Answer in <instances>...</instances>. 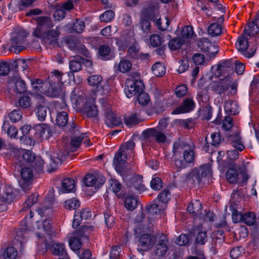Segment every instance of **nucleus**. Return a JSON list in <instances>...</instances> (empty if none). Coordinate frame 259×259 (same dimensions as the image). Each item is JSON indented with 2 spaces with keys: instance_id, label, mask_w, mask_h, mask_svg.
<instances>
[{
  "instance_id": "1",
  "label": "nucleus",
  "mask_w": 259,
  "mask_h": 259,
  "mask_svg": "<svg viewBox=\"0 0 259 259\" xmlns=\"http://www.w3.org/2000/svg\"><path fill=\"white\" fill-rule=\"evenodd\" d=\"M135 143L133 140L122 144L115 154L113 164L116 170L119 173H122L124 171V164L126 163L127 157L133 159L135 156L134 148Z\"/></svg>"
},
{
  "instance_id": "2",
  "label": "nucleus",
  "mask_w": 259,
  "mask_h": 259,
  "mask_svg": "<svg viewBox=\"0 0 259 259\" xmlns=\"http://www.w3.org/2000/svg\"><path fill=\"white\" fill-rule=\"evenodd\" d=\"M212 175L210 164L207 163L193 169L186 176V181L192 184L200 185L203 183L207 178Z\"/></svg>"
},
{
  "instance_id": "3",
  "label": "nucleus",
  "mask_w": 259,
  "mask_h": 259,
  "mask_svg": "<svg viewBox=\"0 0 259 259\" xmlns=\"http://www.w3.org/2000/svg\"><path fill=\"white\" fill-rule=\"evenodd\" d=\"M103 110L105 115V122L110 127L118 126L122 124L121 118L117 116L112 110L111 105L107 102L106 99H100Z\"/></svg>"
},
{
  "instance_id": "4",
  "label": "nucleus",
  "mask_w": 259,
  "mask_h": 259,
  "mask_svg": "<svg viewBox=\"0 0 259 259\" xmlns=\"http://www.w3.org/2000/svg\"><path fill=\"white\" fill-rule=\"evenodd\" d=\"M144 88L143 82L140 79H127L125 82V93L128 98L142 92Z\"/></svg>"
},
{
  "instance_id": "5",
  "label": "nucleus",
  "mask_w": 259,
  "mask_h": 259,
  "mask_svg": "<svg viewBox=\"0 0 259 259\" xmlns=\"http://www.w3.org/2000/svg\"><path fill=\"white\" fill-rule=\"evenodd\" d=\"M195 157L194 151L190 147L183 154V159H175V166L179 170L184 168L191 164L193 165L195 160Z\"/></svg>"
},
{
  "instance_id": "6",
  "label": "nucleus",
  "mask_w": 259,
  "mask_h": 259,
  "mask_svg": "<svg viewBox=\"0 0 259 259\" xmlns=\"http://www.w3.org/2000/svg\"><path fill=\"white\" fill-rule=\"evenodd\" d=\"M68 116L65 111L58 112L56 116V123L59 126L64 127V131L66 133H72L75 131L77 126L76 124L72 121L68 122Z\"/></svg>"
},
{
  "instance_id": "7",
  "label": "nucleus",
  "mask_w": 259,
  "mask_h": 259,
  "mask_svg": "<svg viewBox=\"0 0 259 259\" xmlns=\"http://www.w3.org/2000/svg\"><path fill=\"white\" fill-rule=\"evenodd\" d=\"M37 27L34 30L33 35L35 37H40L41 35L52 28L54 24L50 17H39L36 18Z\"/></svg>"
},
{
  "instance_id": "8",
  "label": "nucleus",
  "mask_w": 259,
  "mask_h": 259,
  "mask_svg": "<svg viewBox=\"0 0 259 259\" xmlns=\"http://www.w3.org/2000/svg\"><path fill=\"white\" fill-rule=\"evenodd\" d=\"M31 83L33 91L35 93H46L47 92L48 96L53 97L58 96V90L56 89H54L52 87L49 88L48 91L44 89V86H47V83L43 82L41 79L38 78L33 79L31 81Z\"/></svg>"
},
{
  "instance_id": "9",
  "label": "nucleus",
  "mask_w": 259,
  "mask_h": 259,
  "mask_svg": "<svg viewBox=\"0 0 259 259\" xmlns=\"http://www.w3.org/2000/svg\"><path fill=\"white\" fill-rule=\"evenodd\" d=\"M167 236L163 234H158L156 236L154 243L155 244L154 252L158 256L164 255L168 250Z\"/></svg>"
},
{
  "instance_id": "10",
  "label": "nucleus",
  "mask_w": 259,
  "mask_h": 259,
  "mask_svg": "<svg viewBox=\"0 0 259 259\" xmlns=\"http://www.w3.org/2000/svg\"><path fill=\"white\" fill-rule=\"evenodd\" d=\"M128 192L131 193H141L146 189L143 183L142 177L136 176L131 178L126 182Z\"/></svg>"
},
{
  "instance_id": "11",
  "label": "nucleus",
  "mask_w": 259,
  "mask_h": 259,
  "mask_svg": "<svg viewBox=\"0 0 259 259\" xmlns=\"http://www.w3.org/2000/svg\"><path fill=\"white\" fill-rule=\"evenodd\" d=\"M88 82L91 86L96 87L98 91H102L104 94L108 93L109 87L106 81L102 79V77L100 75H90L88 78Z\"/></svg>"
},
{
  "instance_id": "12",
  "label": "nucleus",
  "mask_w": 259,
  "mask_h": 259,
  "mask_svg": "<svg viewBox=\"0 0 259 259\" xmlns=\"http://www.w3.org/2000/svg\"><path fill=\"white\" fill-rule=\"evenodd\" d=\"M69 152L67 150H63L62 149H58L54 152L51 157L50 168L48 169V171L51 172L55 171L58 165L62 160H64L66 156L68 155Z\"/></svg>"
},
{
  "instance_id": "13",
  "label": "nucleus",
  "mask_w": 259,
  "mask_h": 259,
  "mask_svg": "<svg viewBox=\"0 0 259 259\" xmlns=\"http://www.w3.org/2000/svg\"><path fill=\"white\" fill-rule=\"evenodd\" d=\"M60 32L56 28L55 29L48 30L42 33L40 37H37L41 39L45 43L55 47L58 45V37Z\"/></svg>"
},
{
  "instance_id": "14",
  "label": "nucleus",
  "mask_w": 259,
  "mask_h": 259,
  "mask_svg": "<svg viewBox=\"0 0 259 259\" xmlns=\"http://www.w3.org/2000/svg\"><path fill=\"white\" fill-rule=\"evenodd\" d=\"M236 46L238 50L241 51L242 54L248 58H250L254 55L256 49V47L250 48L249 51H246L248 47V41L247 38L243 34L241 35L238 38Z\"/></svg>"
},
{
  "instance_id": "15",
  "label": "nucleus",
  "mask_w": 259,
  "mask_h": 259,
  "mask_svg": "<svg viewBox=\"0 0 259 259\" xmlns=\"http://www.w3.org/2000/svg\"><path fill=\"white\" fill-rule=\"evenodd\" d=\"M21 176L22 181L20 183V186L24 191H27L31 188L32 180L33 177V172L29 167H23L21 171Z\"/></svg>"
},
{
  "instance_id": "16",
  "label": "nucleus",
  "mask_w": 259,
  "mask_h": 259,
  "mask_svg": "<svg viewBox=\"0 0 259 259\" xmlns=\"http://www.w3.org/2000/svg\"><path fill=\"white\" fill-rule=\"evenodd\" d=\"M35 131L34 134L35 138L38 141H42L49 139L51 135L52 131L49 125L46 123L36 124L34 126Z\"/></svg>"
},
{
  "instance_id": "17",
  "label": "nucleus",
  "mask_w": 259,
  "mask_h": 259,
  "mask_svg": "<svg viewBox=\"0 0 259 259\" xmlns=\"http://www.w3.org/2000/svg\"><path fill=\"white\" fill-rule=\"evenodd\" d=\"M230 83L231 80L229 77H224L213 83L212 90L215 94L221 96L225 94L229 89Z\"/></svg>"
},
{
  "instance_id": "18",
  "label": "nucleus",
  "mask_w": 259,
  "mask_h": 259,
  "mask_svg": "<svg viewBox=\"0 0 259 259\" xmlns=\"http://www.w3.org/2000/svg\"><path fill=\"white\" fill-rule=\"evenodd\" d=\"M84 183L88 187L100 188L105 182V178L102 175L87 174L83 179Z\"/></svg>"
},
{
  "instance_id": "19",
  "label": "nucleus",
  "mask_w": 259,
  "mask_h": 259,
  "mask_svg": "<svg viewBox=\"0 0 259 259\" xmlns=\"http://www.w3.org/2000/svg\"><path fill=\"white\" fill-rule=\"evenodd\" d=\"M195 107L194 101L190 98L185 99L182 104L176 108L172 112V114H178L191 111Z\"/></svg>"
},
{
  "instance_id": "20",
  "label": "nucleus",
  "mask_w": 259,
  "mask_h": 259,
  "mask_svg": "<svg viewBox=\"0 0 259 259\" xmlns=\"http://www.w3.org/2000/svg\"><path fill=\"white\" fill-rule=\"evenodd\" d=\"M10 83L14 85V90L16 93L22 94L26 91V83L19 75L11 77Z\"/></svg>"
},
{
  "instance_id": "21",
  "label": "nucleus",
  "mask_w": 259,
  "mask_h": 259,
  "mask_svg": "<svg viewBox=\"0 0 259 259\" xmlns=\"http://www.w3.org/2000/svg\"><path fill=\"white\" fill-rule=\"evenodd\" d=\"M92 217L91 212L87 209H83L81 211H75L72 222V227L77 228L82 220H87Z\"/></svg>"
},
{
  "instance_id": "22",
  "label": "nucleus",
  "mask_w": 259,
  "mask_h": 259,
  "mask_svg": "<svg viewBox=\"0 0 259 259\" xmlns=\"http://www.w3.org/2000/svg\"><path fill=\"white\" fill-rule=\"evenodd\" d=\"M156 237L149 234L142 235L139 239V246L143 248L145 251L148 250L154 244Z\"/></svg>"
},
{
  "instance_id": "23",
  "label": "nucleus",
  "mask_w": 259,
  "mask_h": 259,
  "mask_svg": "<svg viewBox=\"0 0 259 259\" xmlns=\"http://www.w3.org/2000/svg\"><path fill=\"white\" fill-rule=\"evenodd\" d=\"M190 147L188 144L183 141L178 140L175 142L174 143L172 149L173 156L175 159L180 156L181 153L183 154Z\"/></svg>"
},
{
  "instance_id": "24",
  "label": "nucleus",
  "mask_w": 259,
  "mask_h": 259,
  "mask_svg": "<svg viewBox=\"0 0 259 259\" xmlns=\"http://www.w3.org/2000/svg\"><path fill=\"white\" fill-rule=\"evenodd\" d=\"M228 137L234 148L239 151H242L244 149L239 132H234L230 135Z\"/></svg>"
},
{
  "instance_id": "25",
  "label": "nucleus",
  "mask_w": 259,
  "mask_h": 259,
  "mask_svg": "<svg viewBox=\"0 0 259 259\" xmlns=\"http://www.w3.org/2000/svg\"><path fill=\"white\" fill-rule=\"evenodd\" d=\"M75 188L74 180L70 178L64 179L59 190V193H67L71 192Z\"/></svg>"
},
{
  "instance_id": "26",
  "label": "nucleus",
  "mask_w": 259,
  "mask_h": 259,
  "mask_svg": "<svg viewBox=\"0 0 259 259\" xmlns=\"http://www.w3.org/2000/svg\"><path fill=\"white\" fill-rule=\"evenodd\" d=\"M140 48L137 44L132 45L127 50V55L131 59H137L140 57L141 59H145L148 58L149 56L148 54H140Z\"/></svg>"
},
{
  "instance_id": "27",
  "label": "nucleus",
  "mask_w": 259,
  "mask_h": 259,
  "mask_svg": "<svg viewBox=\"0 0 259 259\" xmlns=\"http://www.w3.org/2000/svg\"><path fill=\"white\" fill-rule=\"evenodd\" d=\"M132 67V64L129 60L122 58L119 63L115 65V69L116 72L125 73L131 70Z\"/></svg>"
},
{
  "instance_id": "28",
  "label": "nucleus",
  "mask_w": 259,
  "mask_h": 259,
  "mask_svg": "<svg viewBox=\"0 0 259 259\" xmlns=\"http://www.w3.org/2000/svg\"><path fill=\"white\" fill-rule=\"evenodd\" d=\"M224 109L226 113L230 115H236L238 113L237 102L232 100L226 101L225 102Z\"/></svg>"
},
{
  "instance_id": "29",
  "label": "nucleus",
  "mask_w": 259,
  "mask_h": 259,
  "mask_svg": "<svg viewBox=\"0 0 259 259\" xmlns=\"http://www.w3.org/2000/svg\"><path fill=\"white\" fill-rule=\"evenodd\" d=\"M259 20V16H256L254 21L248 23L247 26L244 29V32L249 36H253L259 31L258 27L256 22Z\"/></svg>"
},
{
  "instance_id": "30",
  "label": "nucleus",
  "mask_w": 259,
  "mask_h": 259,
  "mask_svg": "<svg viewBox=\"0 0 259 259\" xmlns=\"http://www.w3.org/2000/svg\"><path fill=\"white\" fill-rule=\"evenodd\" d=\"M201 208V203L198 200H195L191 201L187 206V211L194 215H201L200 210Z\"/></svg>"
},
{
  "instance_id": "31",
  "label": "nucleus",
  "mask_w": 259,
  "mask_h": 259,
  "mask_svg": "<svg viewBox=\"0 0 259 259\" xmlns=\"http://www.w3.org/2000/svg\"><path fill=\"white\" fill-rule=\"evenodd\" d=\"M82 57L79 56H75L70 61L69 68L71 72H75L80 71L82 68Z\"/></svg>"
},
{
  "instance_id": "32",
  "label": "nucleus",
  "mask_w": 259,
  "mask_h": 259,
  "mask_svg": "<svg viewBox=\"0 0 259 259\" xmlns=\"http://www.w3.org/2000/svg\"><path fill=\"white\" fill-rule=\"evenodd\" d=\"M38 194L33 193L29 196L23 204V207L20 212H24L27 210L31 206L35 204L38 201Z\"/></svg>"
},
{
  "instance_id": "33",
  "label": "nucleus",
  "mask_w": 259,
  "mask_h": 259,
  "mask_svg": "<svg viewBox=\"0 0 259 259\" xmlns=\"http://www.w3.org/2000/svg\"><path fill=\"white\" fill-rule=\"evenodd\" d=\"M36 116L39 121H43L45 120L47 115L49 111L47 106L39 104L36 108Z\"/></svg>"
},
{
  "instance_id": "34",
  "label": "nucleus",
  "mask_w": 259,
  "mask_h": 259,
  "mask_svg": "<svg viewBox=\"0 0 259 259\" xmlns=\"http://www.w3.org/2000/svg\"><path fill=\"white\" fill-rule=\"evenodd\" d=\"M139 200L137 197L133 196H127L124 200V206L130 211L134 210L138 206Z\"/></svg>"
},
{
  "instance_id": "35",
  "label": "nucleus",
  "mask_w": 259,
  "mask_h": 259,
  "mask_svg": "<svg viewBox=\"0 0 259 259\" xmlns=\"http://www.w3.org/2000/svg\"><path fill=\"white\" fill-rule=\"evenodd\" d=\"M35 0H15L13 3L9 4V8L13 5H17V9L19 11L22 10L24 8L28 7L32 5Z\"/></svg>"
},
{
  "instance_id": "36",
  "label": "nucleus",
  "mask_w": 259,
  "mask_h": 259,
  "mask_svg": "<svg viewBox=\"0 0 259 259\" xmlns=\"http://www.w3.org/2000/svg\"><path fill=\"white\" fill-rule=\"evenodd\" d=\"M87 137L85 133H82L79 136L74 137L71 141V151L74 152L76 151L80 145L82 140Z\"/></svg>"
},
{
  "instance_id": "37",
  "label": "nucleus",
  "mask_w": 259,
  "mask_h": 259,
  "mask_svg": "<svg viewBox=\"0 0 259 259\" xmlns=\"http://www.w3.org/2000/svg\"><path fill=\"white\" fill-rule=\"evenodd\" d=\"M238 173L235 168H229L226 172L227 180L231 183H236L238 180Z\"/></svg>"
},
{
  "instance_id": "38",
  "label": "nucleus",
  "mask_w": 259,
  "mask_h": 259,
  "mask_svg": "<svg viewBox=\"0 0 259 259\" xmlns=\"http://www.w3.org/2000/svg\"><path fill=\"white\" fill-rule=\"evenodd\" d=\"M53 253L55 255L65 256L66 251L63 243H54L52 246Z\"/></svg>"
},
{
  "instance_id": "39",
  "label": "nucleus",
  "mask_w": 259,
  "mask_h": 259,
  "mask_svg": "<svg viewBox=\"0 0 259 259\" xmlns=\"http://www.w3.org/2000/svg\"><path fill=\"white\" fill-rule=\"evenodd\" d=\"M152 69L153 74L157 77H161L165 73V67L160 62L155 63L152 66Z\"/></svg>"
},
{
  "instance_id": "40",
  "label": "nucleus",
  "mask_w": 259,
  "mask_h": 259,
  "mask_svg": "<svg viewBox=\"0 0 259 259\" xmlns=\"http://www.w3.org/2000/svg\"><path fill=\"white\" fill-rule=\"evenodd\" d=\"M166 206L160 205L155 203L150 204L147 206V211L150 213L160 214L163 212Z\"/></svg>"
},
{
  "instance_id": "41",
  "label": "nucleus",
  "mask_w": 259,
  "mask_h": 259,
  "mask_svg": "<svg viewBox=\"0 0 259 259\" xmlns=\"http://www.w3.org/2000/svg\"><path fill=\"white\" fill-rule=\"evenodd\" d=\"M207 31L208 34L212 36H218L222 33V27L219 23H212L208 27Z\"/></svg>"
},
{
  "instance_id": "42",
  "label": "nucleus",
  "mask_w": 259,
  "mask_h": 259,
  "mask_svg": "<svg viewBox=\"0 0 259 259\" xmlns=\"http://www.w3.org/2000/svg\"><path fill=\"white\" fill-rule=\"evenodd\" d=\"M256 220L255 214L252 212H247L243 215L242 222L248 226H252L255 223Z\"/></svg>"
},
{
  "instance_id": "43",
  "label": "nucleus",
  "mask_w": 259,
  "mask_h": 259,
  "mask_svg": "<svg viewBox=\"0 0 259 259\" xmlns=\"http://www.w3.org/2000/svg\"><path fill=\"white\" fill-rule=\"evenodd\" d=\"M124 121L126 125L132 126L138 124L140 120L137 114L132 113L128 116H125L124 118Z\"/></svg>"
},
{
  "instance_id": "44",
  "label": "nucleus",
  "mask_w": 259,
  "mask_h": 259,
  "mask_svg": "<svg viewBox=\"0 0 259 259\" xmlns=\"http://www.w3.org/2000/svg\"><path fill=\"white\" fill-rule=\"evenodd\" d=\"M170 192L168 189H164L157 196V199L159 202L165 205L170 200Z\"/></svg>"
},
{
  "instance_id": "45",
  "label": "nucleus",
  "mask_w": 259,
  "mask_h": 259,
  "mask_svg": "<svg viewBox=\"0 0 259 259\" xmlns=\"http://www.w3.org/2000/svg\"><path fill=\"white\" fill-rule=\"evenodd\" d=\"M98 53L100 56L103 57V59L108 60L112 57L111 54V49L107 45H101L100 46Z\"/></svg>"
},
{
  "instance_id": "46",
  "label": "nucleus",
  "mask_w": 259,
  "mask_h": 259,
  "mask_svg": "<svg viewBox=\"0 0 259 259\" xmlns=\"http://www.w3.org/2000/svg\"><path fill=\"white\" fill-rule=\"evenodd\" d=\"M18 255V251L16 248L10 246L7 247L4 251V257L5 259H16Z\"/></svg>"
},
{
  "instance_id": "47",
  "label": "nucleus",
  "mask_w": 259,
  "mask_h": 259,
  "mask_svg": "<svg viewBox=\"0 0 259 259\" xmlns=\"http://www.w3.org/2000/svg\"><path fill=\"white\" fill-rule=\"evenodd\" d=\"M205 140L208 144L209 143L213 146H218L220 144L221 139L219 133H214L210 135V138L206 136Z\"/></svg>"
},
{
  "instance_id": "48",
  "label": "nucleus",
  "mask_w": 259,
  "mask_h": 259,
  "mask_svg": "<svg viewBox=\"0 0 259 259\" xmlns=\"http://www.w3.org/2000/svg\"><path fill=\"white\" fill-rule=\"evenodd\" d=\"M32 104L31 98L28 96H23L18 102V106L23 109L29 108Z\"/></svg>"
},
{
  "instance_id": "49",
  "label": "nucleus",
  "mask_w": 259,
  "mask_h": 259,
  "mask_svg": "<svg viewBox=\"0 0 259 259\" xmlns=\"http://www.w3.org/2000/svg\"><path fill=\"white\" fill-rule=\"evenodd\" d=\"M85 112L89 117L97 118L98 110L95 105H88L85 107Z\"/></svg>"
},
{
  "instance_id": "50",
  "label": "nucleus",
  "mask_w": 259,
  "mask_h": 259,
  "mask_svg": "<svg viewBox=\"0 0 259 259\" xmlns=\"http://www.w3.org/2000/svg\"><path fill=\"white\" fill-rule=\"evenodd\" d=\"M4 194L3 197L6 201H11L14 198L15 195L13 188L10 186H5L4 188Z\"/></svg>"
},
{
  "instance_id": "51",
  "label": "nucleus",
  "mask_w": 259,
  "mask_h": 259,
  "mask_svg": "<svg viewBox=\"0 0 259 259\" xmlns=\"http://www.w3.org/2000/svg\"><path fill=\"white\" fill-rule=\"evenodd\" d=\"M80 205L79 201L75 198L70 199L64 202V207L66 209H75Z\"/></svg>"
},
{
  "instance_id": "52",
  "label": "nucleus",
  "mask_w": 259,
  "mask_h": 259,
  "mask_svg": "<svg viewBox=\"0 0 259 259\" xmlns=\"http://www.w3.org/2000/svg\"><path fill=\"white\" fill-rule=\"evenodd\" d=\"M194 34V31L192 27L190 26H184L181 32L182 37L185 39H189L192 38Z\"/></svg>"
},
{
  "instance_id": "53",
  "label": "nucleus",
  "mask_w": 259,
  "mask_h": 259,
  "mask_svg": "<svg viewBox=\"0 0 259 259\" xmlns=\"http://www.w3.org/2000/svg\"><path fill=\"white\" fill-rule=\"evenodd\" d=\"M115 14L113 11L107 10L100 16V19L102 22H109L114 18Z\"/></svg>"
},
{
  "instance_id": "54",
  "label": "nucleus",
  "mask_w": 259,
  "mask_h": 259,
  "mask_svg": "<svg viewBox=\"0 0 259 259\" xmlns=\"http://www.w3.org/2000/svg\"><path fill=\"white\" fill-rule=\"evenodd\" d=\"M44 164V160L40 157H36L32 162V166L38 172H41L43 171Z\"/></svg>"
},
{
  "instance_id": "55",
  "label": "nucleus",
  "mask_w": 259,
  "mask_h": 259,
  "mask_svg": "<svg viewBox=\"0 0 259 259\" xmlns=\"http://www.w3.org/2000/svg\"><path fill=\"white\" fill-rule=\"evenodd\" d=\"M69 244L71 249L74 251L79 250L81 247L80 239L76 237H73L71 238L69 241Z\"/></svg>"
},
{
  "instance_id": "56",
  "label": "nucleus",
  "mask_w": 259,
  "mask_h": 259,
  "mask_svg": "<svg viewBox=\"0 0 259 259\" xmlns=\"http://www.w3.org/2000/svg\"><path fill=\"white\" fill-rule=\"evenodd\" d=\"M162 38L158 34H153L150 38V42L153 47H157L163 42Z\"/></svg>"
},
{
  "instance_id": "57",
  "label": "nucleus",
  "mask_w": 259,
  "mask_h": 259,
  "mask_svg": "<svg viewBox=\"0 0 259 259\" xmlns=\"http://www.w3.org/2000/svg\"><path fill=\"white\" fill-rule=\"evenodd\" d=\"M137 100L139 104L145 105L147 104L150 101L149 96L145 92H142L138 94Z\"/></svg>"
},
{
  "instance_id": "58",
  "label": "nucleus",
  "mask_w": 259,
  "mask_h": 259,
  "mask_svg": "<svg viewBox=\"0 0 259 259\" xmlns=\"http://www.w3.org/2000/svg\"><path fill=\"white\" fill-rule=\"evenodd\" d=\"M211 42L207 38H201L198 42V47L202 51L205 52L208 49Z\"/></svg>"
},
{
  "instance_id": "59",
  "label": "nucleus",
  "mask_w": 259,
  "mask_h": 259,
  "mask_svg": "<svg viewBox=\"0 0 259 259\" xmlns=\"http://www.w3.org/2000/svg\"><path fill=\"white\" fill-rule=\"evenodd\" d=\"M152 189L155 190H159L162 188V182L158 177H155L152 179L150 182Z\"/></svg>"
},
{
  "instance_id": "60",
  "label": "nucleus",
  "mask_w": 259,
  "mask_h": 259,
  "mask_svg": "<svg viewBox=\"0 0 259 259\" xmlns=\"http://www.w3.org/2000/svg\"><path fill=\"white\" fill-rule=\"evenodd\" d=\"M182 45V41L180 38H175L171 39L168 44V47L171 50H176L180 48Z\"/></svg>"
},
{
  "instance_id": "61",
  "label": "nucleus",
  "mask_w": 259,
  "mask_h": 259,
  "mask_svg": "<svg viewBox=\"0 0 259 259\" xmlns=\"http://www.w3.org/2000/svg\"><path fill=\"white\" fill-rule=\"evenodd\" d=\"M22 112L20 110H14L9 114V118L11 121L16 122L21 119Z\"/></svg>"
},
{
  "instance_id": "62",
  "label": "nucleus",
  "mask_w": 259,
  "mask_h": 259,
  "mask_svg": "<svg viewBox=\"0 0 259 259\" xmlns=\"http://www.w3.org/2000/svg\"><path fill=\"white\" fill-rule=\"evenodd\" d=\"M66 15L65 11L62 9H56L53 14V17L55 21H60L62 20Z\"/></svg>"
},
{
  "instance_id": "63",
  "label": "nucleus",
  "mask_w": 259,
  "mask_h": 259,
  "mask_svg": "<svg viewBox=\"0 0 259 259\" xmlns=\"http://www.w3.org/2000/svg\"><path fill=\"white\" fill-rule=\"evenodd\" d=\"M105 222L108 228H111L114 224V218L110 212L106 211L104 213Z\"/></svg>"
},
{
  "instance_id": "64",
  "label": "nucleus",
  "mask_w": 259,
  "mask_h": 259,
  "mask_svg": "<svg viewBox=\"0 0 259 259\" xmlns=\"http://www.w3.org/2000/svg\"><path fill=\"white\" fill-rule=\"evenodd\" d=\"M85 27L84 23L79 19H76L73 23V28L74 31L80 33L82 31Z\"/></svg>"
}]
</instances>
